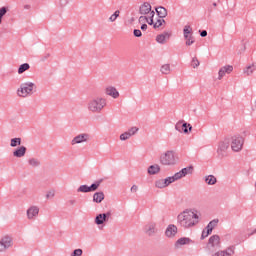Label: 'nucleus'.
<instances>
[{"label": "nucleus", "instance_id": "35", "mask_svg": "<svg viewBox=\"0 0 256 256\" xmlns=\"http://www.w3.org/2000/svg\"><path fill=\"white\" fill-rule=\"evenodd\" d=\"M191 31H193V28H191L189 25H186L183 29V34H184V39H188L189 37V34H191Z\"/></svg>", "mask_w": 256, "mask_h": 256}, {"label": "nucleus", "instance_id": "13", "mask_svg": "<svg viewBox=\"0 0 256 256\" xmlns=\"http://www.w3.org/2000/svg\"><path fill=\"white\" fill-rule=\"evenodd\" d=\"M110 217H111V212L98 214L95 217V223H96V225H103V223H106V221H109Z\"/></svg>", "mask_w": 256, "mask_h": 256}, {"label": "nucleus", "instance_id": "39", "mask_svg": "<svg viewBox=\"0 0 256 256\" xmlns=\"http://www.w3.org/2000/svg\"><path fill=\"white\" fill-rule=\"evenodd\" d=\"M163 23H165V19L163 18H159L155 23L153 28L154 29H159V27H161L163 25Z\"/></svg>", "mask_w": 256, "mask_h": 256}, {"label": "nucleus", "instance_id": "1", "mask_svg": "<svg viewBox=\"0 0 256 256\" xmlns=\"http://www.w3.org/2000/svg\"><path fill=\"white\" fill-rule=\"evenodd\" d=\"M201 212L197 209H185L177 216V223L183 229H193L199 224Z\"/></svg>", "mask_w": 256, "mask_h": 256}, {"label": "nucleus", "instance_id": "12", "mask_svg": "<svg viewBox=\"0 0 256 256\" xmlns=\"http://www.w3.org/2000/svg\"><path fill=\"white\" fill-rule=\"evenodd\" d=\"M26 215L29 221L35 220L39 216V208L37 206H30L26 211Z\"/></svg>", "mask_w": 256, "mask_h": 256}, {"label": "nucleus", "instance_id": "44", "mask_svg": "<svg viewBox=\"0 0 256 256\" xmlns=\"http://www.w3.org/2000/svg\"><path fill=\"white\" fill-rule=\"evenodd\" d=\"M68 3H69V0H59L58 7L63 9V7H67Z\"/></svg>", "mask_w": 256, "mask_h": 256}, {"label": "nucleus", "instance_id": "14", "mask_svg": "<svg viewBox=\"0 0 256 256\" xmlns=\"http://www.w3.org/2000/svg\"><path fill=\"white\" fill-rule=\"evenodd\" d=\"M228 74L229 73H233V66L231 65H226L222 68L219 69V72H218V79L219 81H221L223 79V77H225V74Z\"/></svg>", "mask_w": 256, "mask_h": 256}, {"label": "nucleus", "instance_id": "9", "mask_svg": "<svg viewBox=\"0 0 256 256\" xmlns=\"http://www.w3.org/2000/svg\"><path fill=\"white\" fill-rule=\"evenodd\" d=\"M144 231L148 237H153L154 235H157L159 233V229L157 228L156 222H148L145 225Z\"/></svg>", "mask_w": 256, "mask_h": 256}, {"label": "nucleus", "instance_id": "3", "mask_svg": "<svg viewBox=\"0 0 256 256\" xmlns=\"http://www.w3.org/2000/svg\"><path fill=\"white\" fill-rule=\"evenodd\" d=\"M35 89V83L33 82H24L20 84V87L17 89L18 97H29L33 95V90Z\"/></svg>", "mask_w": 256, "mask_h": 256}, {"label": "nucleus", "instance_id": "51", "mask_svg": "<svg viewBox=\"0 0 256 256\" xmlns=\"http://www.w3.org/2000/svg\"><path fill=\"white\" fill-rule=\"evenodd\" d=\"M130 191H131V193H137V191H139V186L134 184V185L130 188Z\"/></svg>", "mask_w": 256, "mask_h": 256}, {"label": "nucleus", "instance_id": "60", "mask_svg": "<svg viewBox=\"0 0 256 256\" xmlns=\"http://www.w3.org/2000/svg\"><path fill=\"white\" fill-rule=\"evenodd\" d=\"M256 233V228L249 234V237H251V235H255Z\"/></svg>", "mask_w": 256, "mask_h": 256}, {"label": "nucleus", "instance_id": "41", "mask_svg": "<svg viewBox=\"0 0 256 256\" xmlns=\"http://www.w3.org/2000/svg\"><path fill=\"white\" fill-rule=\"evenodd\" d=\"M255 66H248L245 70L244 73H246V75H253V73L255 72Z\"/></svg>", "mask_w": 256, "mask_h": 256}, {"label": "nucleus", "instance_id": "17", "mask_svg": "<svg viewBox=\"0 0 256 256\" xmlns=\"http://www.w3.org/2000/svg\"><path fill=\"white\" fill-rule=\"evenodd\" d=\"M139 13L140 15H149V13H151V4L149 2H144L139 7Z\"/></svg>", "mask_w": 256, "mask_h": 256}, {"label": "nucleus", "instance_id": "50", "mask_svg": "<svg viewBox=\"0 0 256 256\" xmlns=\"http://www.w3.org/2000/svg\"><path fill=\"white\" fill-rule=\"evenodd\" d=\"M55 197V191H48L46 194V199H53Z\"/></svg>", "mask_w": 256, "mask_h": 256}, {"label": "nucleus", "instance_id": "4", "mask_svg": "<svg viewBox=\"0 0 256 256\" xmlns=\"http://www.w3.org/2000/svg\"><path fill=\"white\" fill-rule=\"evenodd\" d=\"M160 164L166 167H171L175 165V152L173 150H168L160 155Z\"/></svg>", "mask_w": 256, "mask_h": 256}, {"label": "nucleus", "instance_id": "54", "mask_svg": "<svg viewBox=\"0 0 256 256\" xmlns=\"http://www.w3.org/2000/svg\"><path fill=\"white\" fill-rule=\"evenodd\" d=\"M200 36H202V37H207V30H202V31L200 32Z\"/></svg>", "mask_w": 256, "mask_h": 256}, {"label": "nucleus", "instance_id": "49", "mask_svg": "<svg viewBox=\"0 0 256 256\" xmlns=\"http://www.w3.org/2000/svg\"><path fill=\"white\" fill-rule=\"evenodd\" d=\"M133 35H134V37H142L143 33L139 29H134L133 30Z\"/></svg>", "mask_w": 256, "mask_h": 256}, {"label": "nucleus", "instance_id": "42", "mask_svg": "<svg viewBox=\"0 0 256 256\" xmlns=\"http://www.w3.org/2000/svg\"><path fill=\"white\" fill-rule=\"evenodd\" d=\"M164 183H166V187H169L171 183H175V178H173V176H169L164 179Z\"/></svg>", "mask_w": 256, "mask_h": 256}, {"label": "nucleus", "instance_id": "31", "mask_svg": "<svg viewBox=\"0 0 256 256\" xmlns=\"http://www.w3.org/2000/svg\"><path fill=\"white\" fill-rule=\"evenodd\" d=\"M180 172L182 173L183 177H186V175H191L193 173V166L182 168Z\"/></svg>", "mask_w": 256, "mask_h": 256}, {"label": "nucleus", "instance_id": "36", "mask_svg": "<svg viewBox=\"0 0 256 256\" xmlns=\"http://www.w3.org/2000/svg\"><path fill=\"white\" fill-rule=\"evenodd\" d=\"M21 145V138H12L10 140V147H19Z\"/></svg>", "mask_w": 256, "mask_h": 256}, {"label": "nucleus", "instance_id": "46", "mask_svg": "<svg viewBox=\"0 0 256 256\" xmlns=\"http://www.w3.org/2000/svg\"><path fill=\"white\" fill-rule=\"evenodd\" d=\"M83 255V250L81 248L75 249L72 253L71 256H81Z\"/></svg>", "mask_w": 256, "mask_h": 256}, {"label": "nucleus", "instance_id": "57", "mask_svg": "<svg viewBox=\"0 0 256 256\" xmlns=\"http://www.w3.org/2000/svg\"><path fill=\"white\" fill-rule=\"evenodd\" d=\"M139 21H147V16H140Z\"/></svg>", "mask_w": 256, "mask_h": 256}, {"label": "nucleus", "instance_id": "7", "mask_svg": "<svg viewBox=\"0 0 256 256\" xmlns=\"http://www.w3.org/2000/svg\"><path fill=\"white\" fill-rule=\"evenodd\" d=\"M244 139L242 136L235 135L232 137V142H231V149L232 151H235V153H239L241 149H243V143Z\"/></svg>", "mask_w": 256, "mask_h": 256}, {"label": "nucleus", "instance_id": "21", "mask_svg": "<svg viewBox=\"0 0 256 256\" xmlns=\"http://www.w3.org/2000/svg\"><path fill=\"white\" fill-rule=\"evenodd\" d=\"M161 171V166L159 164H154L148 167V174L149 175H157Z\"/></svg>", "mask_w": 256, "mask_h": 256}, {"label": "nucleus", "instance_id": "64", "mask_svg": "<svg viewBox=\"0 0 256 256\" xmlns=\"http://www.w3.org/2000/svg\"><path fill=\"white\" fill-rule=\"evenodd\" d=\"M255 107H256V100H255Z\"/></svg>", "mask_w": 256, "mask_h": 256}, {"label": "nucleus", "instance_id": "19", "mask_svg": "<svg viewBox=\"0 0 256 256\" xmlns=\"http://www.w3.org/2000/svg\"><path fill=\"white\" fill-rule=\"evenodd\" d=\"M169 37H171V35L168 32H164L156 36V41L160 45H165V42L167 41V39H169Z\"/></svg>", "mask_w": 256, "mask_h": 256}, {"label": "nucleus", "instance_id": "62", "mask_svg": "<svg viewBox=\"0 0 256 256\" xmlns=\"http://www.w3.org/2000/svg\"><path fill=\"white\" fill-rule=\"evenodd\" d=\"M212 5H213V7H216V6H217V4H216L215 2H214Z\"/></svg>", "mask_w": 256, "mask_h": 256}, {"label": "nucleus", "instance_id": "52", "mask_svg": "<svg viewBox=\"0 0 256 256\" xmlns=\"http://www.w3.org/2000/svg\"><path fill=\"white\" fill-rule=\"evenodd\" d=\"M146 21H147L148 25H153L154 26V24H155V22L153 21V17H150V19L147 18Z\"/></svg>", "mask_w": 256, "mask_h": 256}, {"label": "nucleus", "instance_id": "53", "mask_svg": "<svg viewBox=\"0 0 256 256\" xmlns=\"http://www.w3.org/2000/svg\"><path fill=\"white\" fill-rule=\"evenodd\" d=\"M51 57L49 53H46L44 56H42L41 61H47V58Z\"/></svg>", "mask_w": 256, "mask_h": 256}, {"label": "nucleus", "instance_id": "26", "mask_svg": "<svg viewBox=\"0 0 256 256\" xmlns=\"http://www.w3.org/2000/svg\"><path fill=\"white\" fill-rule=\"evenodd\" d=\"M218 223H219V219L211 220L206 226V230H208V232L210 233H213V229L215 228L216 225H218Z\"/></svg>", "mask_w": 256, "mask_h": 256}, {"label": "nucleus", "instance_id": "61", "mask_svg": "<svg viewBox=\"0 0 256 256\" xmlns=\"http://www.w3.org/2000/svg\"><path fill=\"white\" fill-rule=\"evenodd\" d=\"M70 203L71 205H73L75 203V200H71Z\"/></svg>", "mask_w": 256, "mask_h": 256}, {"label": "nucleus", "instance_id": "15", "mask_svg": "<svg viewBox=\"0 0 256 256\" xmlns=\"http://www.w3.org/2000/svg\"><path fill=\"white\" fill-rule=\"evenodd\" d=\"M105 93L109 96L112 97V99H118L119 97V91H117V88L114 86H108L105 88Z\"/></svg>", "mask_w": 256, "mask_h": 256}, {"label": "nucleus", "instance_id": "34", "mask_svg": "<svg viewBox=\"0 0 256 256\" xmlns=\"http://www.w3.org/2000/svg\"><path fill=\"white\" fill-rule=\"evenodd\" d=\"M155 187H157V189H165V187H167V184L165 183L164 179H159L155 182Z\"/></svg>", "mask_w": 256, "mask_h": 256}, {"label": "nucleus", "instance_id": "32", "mask_svg": "<svg viewBox=\"0 0 256 256\" xmlns=\"http://www.w3.org/2000/svg\"><path fill=\"white\" fill-rule=\"evenodd\" d=\"M9 12V8L7 6H3L0 8V25L3 23V16L7 15Z\"/></svg>", "mask_w": 256, "mask_h": 256}, {"label": "nucleus", "instance_id": "58", "mask_svg": "<svg viewBox=\"0 0 256 256\" xmlns=\"http://www.w3.org/2000/svg\"><path fill=\"white\" fill-rule=\"evenodd\" d=\"M148 14H150V17H152V19L155 17V11L151 10Z\"/></svg>", "mask_w": 256, "mask_h": 256}, {"label": "nucleus", "instance_id": "25", "mask_svg": "<svg viewBox=\"0 0 256 256\" xmlns=\"http://www.w3.org/2000/svg\"><path fill=\"white\" fill-rule=\"evenodd\" d=\"M29 69H31V65H29V63L21 64L18 68V75H23V73H25V71H29Z\"/></svg>", "mask_w": 256, "mask_h": 256}, {"label": "nucleus", "instance_id": "30", "mask_svg": "<svg viewBox=\"0 0 256 256\" xmlns=\"http://www.w3.org/2000/svg\"><path fill=\"white\" fill-rule=\"evenodd\" d=\"M28 164L30 165V167H40L41 161L37 158H30L28 160Z\"/></svg>", "mask_w": 256, "mask_h": 256}, {"label": "nucleus", "instance_id": "29", "mask_svg": "<svg viewBox=\"0 0 256 256\" xmlns=\"http://www.w3.org/2000/svg\"><path fill=\"white\" fill-rule=\"evenodd\" d=\"M192 130H193V126H191V124L185 122V120H184L183 125H182V133L187 134V133H190V131H192Z\"/></svg>", "mask_w": 256, "mask_h": 256}, {"label": "nucleus", "instance_id": "18", "mask_svg": "<svg viewBox=\"0 0 256 256\" xmlns=\"http://www.w3.org/2000/svg\"><path fill=\"white\" fill-rule=\"evenodd\" d=\"M166 237H175L177 235V226L170 224L165 231Z\"/></svg>", "mask_w": 256, "mask_h": 256}, {"label": "nucleus", "instance_id": "27", "mask_svg": "<svg viewBox=\"0 0 256 256\" xmlns=\"http://www.w3.org/2000/svg\"><path fill=\"white\" fill-rule=\"evenodd\" d=\"M205 183H207V185H215L217 178L214 175H208L205 177Z\"/></svg>", "mask_w": 256, "mask_h": 256}, {"label": "nucleus", "instance_id": "59", "mask_svg": "<svg viewBox=\"0 0 256 256\" xmlns=\"http://www.w3.org/2000/svg\"><path fill=\"white\" fill-rule=\"evenodd\" d=\"M256 233V228L249 234V237H251V235H255Z\"/></svg>", "mask_w": 256, "mask_h": 256}, {"label": "nucleus", "instance_id": "11", "mask_svg": "<svg viewBox=\"0 0 256 256\" xmlns=\"http://www.w3.org/2000/svg\"><path fill=\"white\" fill-rule=\"evenodd\" d=\"M229 149V139H224L220 141L217 148L218 157L223 158L225 157V153Z\"/></svg>", "mask_w": 256, "mask_h": 256}, {"label": "nucleus", "instance_id": "24", "mask_svg": "<svg viewBox=\"0 0 256 256\" xmlns=\"http://www.w3.org/2000/svg\"><path fill=\"white\" fill-rule=\"evenodd\" d=\"M222 256H233L235 255V246H229L225 250H221Z\"/></svg>", "mask_w": 256, "mask_h": 256}, {"label": "nucleus", "instance_id": "22", "mask_svg": "<svg viewBox=\"0 0 256 256\" xmlns=\"http://www.w3.org/2000/svg\"><path fill=\"white\" fill-rule=\"evenodd\" d=\"M104 199H105V194L103 192H95L93 195L94 203H102Z\"/></svg>", "mask_w": 256, "mask_h": 256}, {"label": "nucleus", "instance_id": "6", "mask_svg": "<svg viewBox=\"0 0 256 256\" xmlns=\"http://www.w3.org/2000/svg\"><path fill=\"white\" fill-rule=\"evenodd\" d=\"M12 246L13 237H11L10 235H4L0 239V253H6V251H8V249H11Z\"/></svg>", "mask_w": 256, "mask_h": 256}, {"label": "nucleus", "instance_id": "20", "mask_svg": "<svg viewBox=\"0 0 256 256\" xmlns=\"http://www.w3.org/2000/svg\"><path fill=\"white\" fill-rule=\"evenodd\" d=\"M159 19H165L167 17V10L163 6L156 7L155 9Z\"/></svg>", "mask_w": 256, "mask_h": 256}, {"label": "nucleus", "instance_id": "2", "mask_svg": "<svg viewBox=\"0 0 256 256\" xmlns=\"http://www.w3.org/2000/svg\"><path fill=\"white\" fill-rule=\"evenodd\" d=\"M107 107V99L98 96L88 101L87 109L90 113H101Z\"/></svg>", "mask_w": 256, "mask_h": 256}, {"label": "nucleus", "instance_id": "48", "mask_svg": "<svg viewBox=\"0 0 256 256\" xmlns=\"http://www.w3.org/2000/svg\"><path fill=\"white\" fill-rule=\"evenodd\" d=\"M212 232H209V230H203L202 231V235H201V239H206V237H209V235H211Z\"/></svg>", "mask_w": 256, "mask_h": 256}, {"label": "nucleus", "instance_id": "43", "mask_svg": "<svg viewBox=\"0 0 256 256\" xmlns=\"http://www.w3.org/2000/svg\"><path fill=\"white\" fill-rule=\"evenodd\" d=\"M172 177L174 178V181H179V179H183L184 176L180 170L179 172L175 173Z\"/></svg>", "mask_w": 256, "mask_h": 256}, {"label": "nucleus", "instance_id": "47", "mask_svg": "<svg viewBox=\"0 0 256 256\" xmlns=\"http://www.w3.org/2000/svg\"><path fill=\"white\" fill-rule=\"evenodd\" d=\"M185 40H186V45H187L188 47H190V45H193V43H195V39H193V36H190V37H188V38H185Z\"/></svg>", "mask_w": 256, "mask_h": 256}, {"label": "nucleus", "instance_id": "37", "mask_svg": "<svg viewBox=\"0 0 256 256\" xmlns=\"http://www.w3.org/2000/svg\"><path fill=\"white\" fill-rule=\"evenodd\" d=\"M185 120H180L176 123L175 125V129L176 131H178L179 133H183V123Z\"/></svg>", "mask_w": 256, "mask_h": 256}, {"label": "nucleus", "instance_id": "28", "mask_svg": "<svg viewBox=\"0 0 256 256\" xmlns=\"http://www.w3.org/2000/svg\"><path fill=\"white\" fill-rule=\"evenodd\" d=\"M160 71L163 75H169L171 73V65L164 64L161 66Z\"/></svg>", "mask_w": 256, "mask_h": 256}, {"label": "nucleus", "instance_id": "5", "mask_svg": "<svg viewBox=\"0 0 256 256\" xmlns=\"http://www.w3.org/2000/svg\"><path fill=\"white\" fill-rule=\"evenodd\" d=\"M101 185V180L92 183L90 186L87 184L80 185L77 189V193H93L97 191Z\"/></svg>", "mask_w": 256, "mask_h": 256}, {"label": "nucleus", "instance_id": "40", "mask_svg": "<svg viewBox=\"0 0 256 256\" xmlns=\"http://www.w3.org/2000/svg\"><path fill=\"white\" fill-rule=\"evenodd\" d=\"M191 65H192L193 69H197V67H199V65H201V62H199V59H197V57H193L192 61H191Z\"/></svg>", "mask_w": 256, "mask_h": 256}, {"label": "nucleus", "instance_id": "45", "mask_svg": "<svg viewBox=\"0 0 256 256\" xmlns=\"http://www.w3.org/2000/svg\"><path fill=\"white\" fill-rule=\"evenodd\" d=\"M127 139H131V136L127 132L120 135V141H127Z\"/></svg>", "mask_w": 256, "mask_h": 256}, {"label": "nucleus", "instance_id": "63", "mask_svg": "<svg viewBox=\"0 0 256 256\" xmlns=\"http://www.w3.org/2000/svg\"><path fill=\"white\" fill-rule=\"evenodd\" d=\"M25 9H29V5H26V6H25Z\"/></svg>", "mask_w": 256, "mask_h": 256}, {"label": "nucleus", "instance_id": "16", "mask_svg": "<svg viewBox=\"0 0 256 256\" xmlns=\"http://www.w3.org/2000/svg\"><path fill=\"white\" fill-rule=\"evenodd\" d=\"M26 153H27V147L19 146L17 149L13 151V157H17L18 159H21V157H25Z\"/></svg>", "mask_w": 256, "mask_h": 256}, {"label": "nucleus", "instance_id": "38", "mask_svg": "<svg viewBox=\"0 0 256 256\" xmlns=\"http://www.w3.org/2000/svg\"><path fill=\"white\" fill-rule=\"evenodd\" d=\"M120 11L116 10L110 17H109V21H111V23H114V21H117V18L120 15Z\"/></svg>", "mask_w": 256, "mask_h": 256}, {"label": "nucleus", "instance_id": "55", "mask_svg": "<svg viewBox=\"0 0 256 256\" xmlns=\"http://www.w3.org/2000/svg\"><path fill=\"white\" fill-rule=\"evenodd\" d=\"M140 29L141 31H147V24H142Z\"/></svg>", "mask_w": 256, "mask_h": 256}, {"label": "nucleus", "instance_id": "23", "mask_svg": "<svg viewBox=\"0 0 256 256\" xmlns=\"http://www.w3.org/2000/svg\"><path fill=\"white\" fill-rule=\"evenodd\" d=\"M189 243H193V240H191V238H188V237H182V238H179L177 241H176V247L178 245H189Z\"/></svg>", "mask_w": 256, "mask_h": 256}, {"label": "nucleus", "instance_id": "33", "mask_svg": "<svg viewBox=\"0 0 256 256\" xmlns=\"http://www.w3.org/2000/svg\"><path fill=\"white\" fill-rule=\"evenodd\" d=\"M126 133L130 137H133L134 135H137V133H139V127L133 126L130 129H128V131H126Z\"/></svg>", "mask_w": 256, "mask_h": 256}, {"label": "nucleus", "instance_id": "56", "mask_svg": "<svg viewBox=\"0 0 256 256\" xmlns=\"http://www.w3.org/2000/svg\"><path fill=\"white\" fill-rule=\"evenodd\" d=\"M212 256H223V253L220 251H217L216 253L212 254Z\"/></svg>", "mask_w": 256, "mask_h": 256}, {"label": "nucleus", "instance_id": "10", "mask_svg": "<svg viewBox=\"0 0 256 256\" xmlns=\"http://www.w3.org/2000/svg\"><path fill=\"white\" fill-rule=\"evenodd\" d=\"M89 139H91V135H89L88 133H81L71 140V145H80L81 143H87Z\"/></svg>", "mask_w": 256, "mask_h": 256}, {"label": "nucleus", "instance_id": "8", "mask_svg": "<svg viewBox=\"0 0 256 256\" xmlns=\"http://www.w3.org/2000/svg\"><path fill=\"white\" fill-rule=\"evenodd\" d=\"M219 247H221V238L217 234L212 235L208 240L207 249L212 251L213 249H219Z\"/></svg>", "mask_w": 256, "mask_h": 256}]
</instances>
